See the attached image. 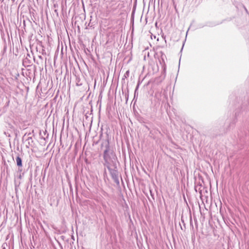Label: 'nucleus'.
<instances>
[{"instance_id": "nucleus-1", "label": "nucleus", "mask_w": 249, "mask_h": 249, "mask_svg": "<svg viewBox=\"0 0 249 249\" xmlns=\"http://www.w3.org/2000/svg\"><path fill=\"white\" fill-rule=\"evenodd\" d=\"M107 150H106L104 153V159L105 160L106 164L107 165V168L110 169L111 166H114V163L113 160H110V158L106 154Z\"/></svg>"}, {"instance_id": "nucleus-2", "label": "nucleus", "mask_w": 249, "mask_h": 249, "mask_svg": "<svg viewBox=\"0 0 249 249\" xmlns=\"http://www.w3.org/2000/svg\"><path fill=\"white\" fill-rule=\"evenodd\" d=\"M17 164L18 166H22V160L19 157H17L16 159Z\"/></svg>"}, {"instance_id": "nucleus-3", "label": "nucleus", "mask_w": 249, "mask_h": 249, "mask_svg": "<svg viewBox=\"0 0 249 249\" xmlns=\"http://www.w3.org/2000/svg\"><path fill=\"white\" fill-rule=\"evenodd\" d=\"M114 157H115V156H114ZM113 159H114V160H115V159H116V158H115V157H114V158H113Z\"/></svg>"}]
</instances>
